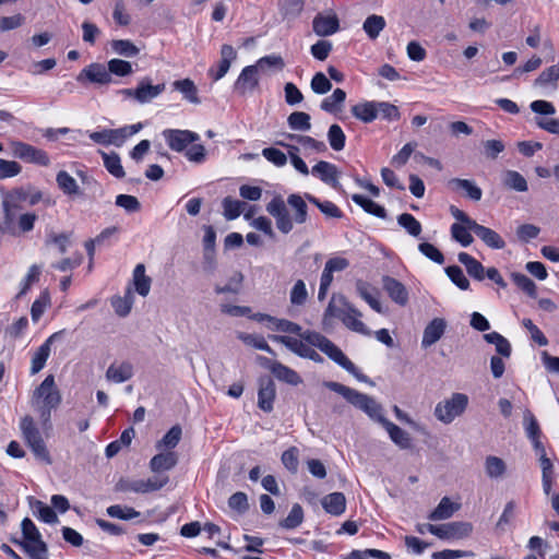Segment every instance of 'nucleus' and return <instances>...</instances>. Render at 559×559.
Wrapping results in <instances>:
<instances>
[{
    "label": "nucleus",
    "instance_id": "14",
    "mask_svg": "<svg viewBox=\"0 0 559 559\" xmlns=\"http://www.w3.org/2000/svg\"><path fill=\"white\" fill-rule=\"evenodd\" d=\"M382 287L395 304L405 306L408 302V292L405 285L394 277L383 276Z\"/></svg>",
    "mask_w": 559,
    "mask_h": 559
},
{
    "label": "nucleus",
    "instance_id": "13",
    "mask_svg": "<svg viewBox=\"0 0 559 559\" xmlns=\"http://www.w3.org/2000/svg\"><path fill=\"white\" fill-rule=\"evenodd\" d=\"M84 79L102 85L109 84L112 81L108 68L98 62L91 63L84 68L76 78L79 82H82Z\"/></svg>",
    "mask_w": 559,
    "mask_h": 559
},
{
    "label": "nucleus",
    "instance_id": "37",
    "mask_svg": "<svg viewBox=\"0 0 559 559\" xmlns=\"http://www.w3.org/2000/svg\"><path fill=\"white\" fill-rule=\"evenodd\" d=\"M173 87L180 92L188 102L195 105L201 103V99L198 96V88L192 80H177L173 83Z\"/></svg>",
    "mask_w": 559,
    "mask_h": 559
},
{
    "label": "nucleus",
    "instance_id": "2",
    "mask_svg": "<svg viewBox=\"0 0 559 559\" xmlns=\"http://www.w3.org/2000/svg\"><path fill=\"white\" fill-rule=\"evenodd\" d=\"M362 313L343 295H333L323 316L325 323L329 318H338L343 324L362 335H370V330L360 321Z\"/></svg>",
    "mask_w": 559,
    "mask_h": 559
},
{
    "label": "nucleus",
    "instance_id": "25",
    "mask_svg": "<svg viewBox=\"0 0 559 559\" xmlns=\"http://www.w3.org/2000/svg\"><path fill=\"white\" fill-rule=\"evenodd\" d=\"M28 192L24 188H14L3 193L2 210L20 211L21 203L27 201Z\"/></svg>",
    "mask_w": 559,
    "mask_h": 559
},
{
    "label": "nucleus",
    "instance_id": "42",
    "mask_svg": "<svg viewBox=\"0 0 559 559\" xmlns=\"http://www.w3.org/2000/svg\"><path fill=\"white\" fill-rule=\"evenodd\" d=\"M485 471L488 477L499 478L504 475L507 465L502 459L489 455L485 460Z\"/></svg>",
    "mask_w": 559,
    "mask_h": 559
},
{
    "label": "nucleus",
    "instance_id": "33",
    "mask_svg": "<svg viewBox=\"0 0 559 559\" xmlns=\"http://www.w3.org/2000/svg\"><path fill=\"white\" fill-rule=\"evenodd\" d=\"M352 115L365 123L377 118V102H364L352 107Z\"/></svg>",
    "mask_w": 559,
    "mask_h": 559
},
{
    "label": "nucleus",
    "instance_id": "45",
    "mask_svg": "<svg viewBox=\"0 0 559 559\" xmlns=\"http://www.w3.org/2000/svg\"><path fill=\"white\" fill-rule=\"evenodd\" d=\"M511 278L514 284L530 297L535 298L537 296V286L528 276L513 272L511 273Z\"/></svg>",
    "mask_w": 559,
    "mask_h": 559
},
{
    "label": "nucleus",
    "instance_id": "29",
    "mask_svg": "<svg viewBox=\"0 0 559 559\" xmlns=\"http://www.w3.org/2000/svg\"><path fill=\"white\" fill-rule=\"evenodd\" d=\"M459 503H453L449 497H443L437 508L428 515L430 521H440L451 518L460 509Z\"/></svg>",
    "mask_w": 559,
    "mask_h": 559
},
{
    "label": "nucleus",
    "instance_id": "48",
    "mask_svg": "<svg viewBox=\"0 0 559 559\" xmlns=\"http://www.w3.org/2000/svg\"><path fill=\"white\" fill-rule=\"evenodd\" d=\"M473 531L469 522H450L448 523L449 539H463L468 537Z\"/></svg>",
    "mask_w": 559,
    "mask_h": 559
},
{
    "label": "nucleus",
    "instance_id": "56",
    "mask_svg": "<svg viewBox=\"0 0 559 559\" xmlns=\"http://www.w3.org/2000/svg\"><path fill=\"white\" fill-rule=\"evenodd\" d=\"M107 514L110 518H116L120 520H131L138 518L140 512L135 511L130 507H121L120 504H114L107 508Z\"/></svg>",
    "mask_w": 559,
    "mask_h": 559
},
{
    "label": "nucleus",
    "instance_id": "61",
    "mask_svg": "<svg viewBox=\"0 0 559 559\" xmlns=\"http://www.w3.org/2000/svg\"><path fill=\"white\" fill-rule=\"evenodd\" d=\"M418 250L429 260L438 264L444 263L443 253L430 242H421L418 246Z\"/></svg>",
    "mask_w": 559,
    "mask_h": 559
},
{
    "label": "nucleus",
    "instance_id": "55",
    "mask_svg": "<svg viewBox=\"0 0 559 559\" xmlns=\"http://www.w3.org/2000/svg\"><path fill=\"white\" fill-rule=\"evenodd\" d=\"M445 274L460 289L466 290L469 288V281L464 275L462 269L457 265H450L445 267Z\"/></svg>",
    "mask_w": 559,
    "mask_h": 559
},
{
    "label": "nucleus",
    "instance_id": "50",
    "mask_svg": "<svg viewBox=\"0 0 559 559\" xmlns=\"http://www.w3.org/2000/svg\"><path fill=\"white\" fill-rule=\"evenodd\" d=\"M397 223L413 237H419L421 234V224L412 214L403 213L399 215Z\"/></svg>",
    "mask_w": 559,
    "mask_h": 559
},
{
    "label": "nucleus",
    "instance_id": "64",
    "mask_svg": "<svg viewBox=\"0 0 559 559\" xmlns=\"http://www.w3.org/2000/svg\"><path fill=\"white\" fill-rule=\"evenodd\" d=\"M308 298V292L304 281L298 280L290 290V302L295 306H302Z\"/></svg>",
    "mask_w": 559,
    "mask_h": 559
},
{
    "label": "nucleus",
    "instance_id": "53",
    "mask_svg": "<svg viewBox=\"0 0 559 559\" xmlns=\"http://www.w3.org/2000/svg\"><path fill=\"white\" fill-rule=\"evenodd\" d=\"M469 231L472 230L464 224L454 223L451 226L452 238L460 242L463 247H468L474 241V238Z\"/></svg>",
    "mask_w": 559,
    "mask_h": 559
},
{
    "label": "nucleus",
    "instance_id": "22",
    "mask_svg": "<svg viewBox=\"0 0 559 559\" xmlns=\"http://www.w3.org/2000/svg\"><path fill=\"white\" fill-rule=\"evenodd\" d=\"M358 295L377 312L382 313V306L377 299L378 289L364 280H357L355 283Z\"/></svg>",
    "mask_w": 559,
    "mask_h": 559
},
{
    "label": "nucleus",
    "instance_id": "21",
    "mask_svg": "<svg viewBox=\"0 0 559 559\" xmlns=\"http://www.w3.org/2000/svg\"><path fill=\"white\" fill-rule=\"evenodd\" d=\"M471 230L489 248L503 249L506 247V241L502 237L489 227L476 223Z\"/></svg>",
    "mask_w": 559,
    "mask_h": 559
},
{
    "label": "nucleus",
    "instance_id": "38",
    "mask_svg": "<svg viewBox=\"0 0 559 559\" xmlns=\"http://www.w3.org/2000/svg\"><path fill=\"white\" fill-rule=\"evenodd\" d=\"M449 185L454 189L464 190L466 197L473 201H479L483 197L481 189L475 185L474 181L468 179L453 178L449 181Z\"/></svg>",
    "mask_w": 559,
    "mask_h": 559
},
{
    "label": "nucleus",
    "instance_id": "36",
    "mask_svg": "<svg viewBox=\"0 0 559 559\" xmlns=\"http://www.w3.org/2000/svg\"><path fill=\"white\" fill-rule=\"evenodd\" d=\"M151 277L145 275L144 264H138L133 271V284L135 292L142 297H146L151 289Z\"/></svg>",
    "mask_w": 559,
    "mask_h": 559
},
{
    "label": "nucleus",
    "instance_id": "40",
    "mask_svg": "<svg viewBox=\"0 0 559 559\" xmlns=\"http://www.w3.org/2000/svg\"><path fill=\"white\" fill-rule=\"evenodd\" d=\"M352 200L359 206H361L367 213L377 216L379 218H385L386 217V211L383 206L380 204L373 202L372 200L361 195V194H354L352 197Z\"/></svg>",
    "mask_w": 559,
    "mask_h": 559
},
{
    "label": "nucleus",
    "instance_id": "5",
    "mask_svg": "<svg viewBox=\"0 0 559 559\" xmlns=\"http://www.w3.org/2000/svg\"><path fill=\"white\" fill-rule=\"evenodd\" d=\"M302 340L309 345L319 348L331 360L336 362L345 370H354V362L350 361L345 354L338 348L332 341L322 335L319 332L306 330L302 335Z\"/></svg>",
    "mask_w": 559,
    "mask_h": 559
},
{
    "label": "nucleus",
    "instance_id": "59",
    "mask_svg": "<svg viewBox=\"0 0 559 559\" xmlns=\"http://www.w3.org/2000/svg\"><path fill=\"white\" fill-rule=\"evenodd\" d=\"M243 203L227 197L223 200L224 216L228 221L237 218L242 210Z\"/></svg>",
    "mask_w": 559,
    "mask_h": 559
},
{
    "label": "nucleus",
    "instance_id": "63",
    "mask_svg": "<svg viewBox=\"0 0 559 559\" xmlns=\"http://www.w3.org/2000/svg\"><path fill=\"white\" fill-rule=\"evenodd\" d=\"M381 115L383 119L389 121H395L400 119V110L399 108L386 102H377V116Z\"/></svg>",
    "mask_w": 559,
    "mask_h": 559
},
{
    "label": "nucleus",
    "instance_id": "41",
    "mask_svg": "<svg viewBox=\"0 0 559 559\" xmlns=\"http://www.w3.org/2000/svg\"><path fill=\"white\" fill-rule=\"evenodd\" d=\"M102 157L104 159V165L109 174H111L116 178H123L124 170L121 165L120 156L112 152L110 154L102 152Z\"/></svg>",
    "mask_w": 559,
    "mask_h": 559
},
{
    "label": "nucleus",
    "instance_id": "62",
    "mask_svg": "<svg viewBox=\"0 0 559 559\" xmlns=\"http://www.w3.org/2000/svg\"><path fill=\"white\" fill-rule=\"evenodd\" d=\"M33 507L36 509L39 519L45 523L55 524L58 522V516L53 509L48 507L44 502L36 500Z\"/></svg>",
    "mask_w": 559,
    "mask_h": 559
},
{
    "label": "nucleus",
    "instance_id": "19",
    "mask_svg": "<svg viewBox=\"0 0 559 559\" xmlns=\"http://www.w3.org/2000/svg\"><path fill=\"white\" fill-rule=\"evenodd\" d=\"M275 383L271 378L261 379L258 392V406L263 412L270 413L273 409L275 400Z\"/></svg>",
    "mask_w": 559,
    "mask_h": 559
},
{
    "label": "nucleus",
    "instance_id": "35",
    "mask_svg": "<svg viewBox=\"0 0 559 559\" xmlns=\"http://www.w3.org/2000/svg\"><path fill=\"white\" fill-rule=\"evenodd\" d=\"M134 297L130 289L126 292L123 297L114 296L110 300L115 313L120 318H126L131 312Z\"/></svg>",
    "mask_w": 559,
    "mask_h": 559
},
{
    "label": "nucleus",
    "instance_id": "57",
    "mask_svg": "<svg viewBox=\"0 0 559 559\" xmlns=\"http://www.w3.org/2000/svg\"><path fill=\"white\" fill-rule=\"evenodd\" d=\"M559 79V62L545 69L535 80V86H546Z\"/></svg>",
    "mask_w": 559,
    "mask_h": 559
},
{
    "label": "nucleus",
    "instance_id": "58",
    "mask_svg": "<svg viewBox=\"0 0 559 559\" xmlns=\"http://www.w3.org/2000/svg\"><path fill=\"white\" fill-rule=\"evenodd\" d=\"M116 205L124 209L128 213H135L141 210V203L138 198L130 194L117 195Z\"/></svg>",
    "mask_w": 559,
    "mask_h": 559
},
{
    "label": "nucleus",
    "instance_id": "24",
    "mask_svg": "<svg viewBox=\"0 0 559 559\" xmlns=\"http://www.w3.org/2000/svg\"><path fill=\"white\" fill-rule=\"evenodd\" d=\"M133 376V366L128 362L123 361L119 365L111 364L107 371H106V378L109 381H112L115 383H121L124 381H128Z\"/></svg>",
    "mask_w": 559,
    "mask_h": 559
},
{
    "label": "nucleus",
    "instance_id": "54",
    "mask_svg": "<svg viewBox=\"0 0 559 559\" xmlns=\"http://www.w3.org/2000/svg\"><path fill=\"white\" fill-rule=\"evenodd\" d=\"M238 338L241 340L245 344L252 346L257 349L264 350L271 355H275L274 350L269 346L263 336L239 333Z\"/></svg>",
    "mask_w": 559,
    "mask_h": 559
},
{
    "label": "nucleus",
    "instance_id": "15",
    "mask_svg": "<svg viewBox=\"0 0 559 559\" xmlns=\"http://www.w3.org/2000/svg\"><path fill=\"white\" fill-rule=\"evenodd\" d=\"M237 58V52L230 45H223L221 48V60L218 62L217 68H211L209 70V75L214 80L218 81L226 75L231 63Z\"/></svg>",
    "mask_w": 559,
    "mask_h": 559
},
{
    "label": "nucleus",
    "instance_id": "30",
    "mask_svg": "<svg viewBox=\"0 0 559 559\" xmlns=\"http://www.w3.org/2000/svg\"><path fill=\"white\" fill-rule=\"evenodd\" d=\"M306 199L309 203L317 206L326 218H342L343 217V212L333 202L328 201V200L321 201L320 199L316 198L314 195H312L310 193H306Z\"/></svg>",
    "mask_w": 559,
    "mask_h": 559
},
{
    "label": "nucleus",
    "instance_id": "32",
    "mask_svg": "<svg viewBox=\"0 0 559 559\" xmlns=\"http://www.w3.org/2000/svg\"><path fill=\"white\" fill-rule=\"evenodd\" d=\"M142 127H143L142 123L139 122V123H135L132 126H126V127H122L119 129H108L110 144H114L116 146H121L129 136L138 133L142 129Z\"/></svg>",
    "mask_w": 559,
    "mask_h": 559
},
{
    "label": "nucleus",
    "instance_id": "51",
    "mask_svg": "<svg viewBox=\"0 0 559 559\" xmlns=\"http://www.w3.org/2000/svg\"><path fill=\"white\" fill-rule=\"evenodd\" d=\"M182 435L181 427L179 425L173 426L167 433L156 444L157 449L166 448L174 449L180 441Z\"/></svg>",
    "mask_w": 559,
    "mask_h": 559
},
{
    "label": "nucleus",
    "instance_id": "16",
    "mask_svg": "<svg viewBox=\"0 0 559 559\" xmlns=\"http://www.w3.org/2000/svg\"><path fill=\"white\" fill-rule=\"evenodd\" d=\"M166 88L165 83L154 85L150 78H143L136 86V102L140 104L150 103L158 95H160Z\"/></svg>",
    "mask_w": 559,
    "mask_h": 559
},
{
    "label": "nucleus",
    "instance_id": "26",
    "mask_svg": "<svg viewBox=\"0 0 559 559\" xmlns=\"http://www.w3.org/2000/svg\"><path fill=\"white\" fill-rule=\"evenodd\" d=\"M321 503L325 512L332 515H341L346 509V498L342 492H332L326 495L322 499Z\"/></svg>",
    "mask_w": 559,
    "mask_h": 559
},
{
    "label": "nucleus",
    "instance_id": "34",
    "mask_svg": "<svg viewBox=\"0 0 559 559\" xmlns=\"http://www.w3.org/2000/svg\"><path fill=\"white\" fill-rule=\"evenodd\" d=\"M346 99V93L342 88H336L331 96L325 97L320 108L330 114H336L342 110L343 104Z\"/></svg>",
    "mask_w": 559,
    "mask_h": 559
},
{
    "label": "nucleus",
    "instance_id": "49",
    "mask_svg": "<svg viewBox=\"0 0 559 559\" xmlns=\"http://www.w3.org/2000/svg\"><path fill=\"white\" fill-rule=\"evenodd\" d=\"M273 324L272 329L274 331H280L284 333H290L296 334L302 340V335L305 334V331H302V328L289 320L286 319H277L273 317V320L271 322Z\"/></svg>",
    "mask_w": 559,
    "mask_h": 559
},
{
    "label": "nucleus",
    "instance_id": "6",
    "mask_svg": "<svg viewBox=\"0 0 559 559\" xmlns=\"http://www.w3.org/2000/svg\"><path fill=\"white\" fill-rule=\"evenodd\" d=\"M468 405V396L464 393H453L450 399L439 402L435 407V416L441 423L451 424L461 416Z\"/></svg>",
    "mask_w": 559,
    "mask_h": 559
},
{
    "label": "nucleus",
    "instance_id": "47",
    "mask_svg": "<svg viewBox=\"0 0 559 559\" xmlns=\"http://www.w3.org/2000/svg\"><path fill=\"white\" fill-rule=\"evenodd\" d=\"M287 122L290 129L297 131H308L311 128L310 116L304 111H294L288 118Z\"/></svg>",
    "mask_w": 559,
    "mask_h": 559
},
{
    "label": "nucleus",
    "instance_id": "43",
    "mask_svg": "<svg viewBox=\"0 0 559 559\" xmlns=\"http://www.w3.org/2000/svg\"><path fill=\"white\" fill-rule=\"evenodd\" d=\"M385 26V20L381 15L368 16L362 25L364 31L371 39H376Z\"/></svg>",
    "mask_w": 559,
    "mask_h": 559
},
{
    "label": "nucleus",
    "instance_id": "8",
    "mask_svg": "<svg viewBox=\"0 0 559 559\" xmlns=\"http://www.w3.org/2000/svg\"><path fill=\"white\" fill-rule=\"evenodd\" d=\"M12 154L25 162L38 164L40 166H48L50 163L45 151L24 142H13Z\"/></svg>",
    "mask_w": 559,
    "mask_h": 559
},
{
    "label": "nucleus",
    "instance_id": "17",
    "mask_svg": "<svg viewBox=\"0 0 559 559\" xmlns=\"http://www.w3.org/2000/svg\"><path fill=\"white\" fill-rule=\"evenodd\" d=\"M312 175L318 177L324 183L330 185L334 189H338V170L334 164L320 160L312 167Z\"/></svg>",
    "mask_w": 559,
    "mask_h": 559
},
{
    "label": "nucleus",
    "instance_id": "7",
    "mask_svg": "<svg viewBox=\"0 0 559 559\" xmlns=\"http://www.w3.org/2000/svg\"><path fill=\"white\" fill-rule=\"evenodd\" d=\"M47 405L49 407H58L61 403V395L56 388L55 378L52 374L47 376L44 381L37 386L33 394L34 405Z\"/></svg>",
    "mask_w": 559,
    "mask_h": 559
},
{
    "label": "nucleus",
    "instance_id": "39",
    "mask_svg": "<svg viewBox=\"0 0 559 559\" xmlns=\"http://www.w3.org/2000/svg\"><path fill=\"white\" fill-rule=\"evenodd\" d=\"M57 185L60 190L67 195H79L80 188L76 180L66 170H60L56 177Z\"/></svg>",
    "mask_w": 559,
    "mask_h": 559
},
{
    "label": "nucleus",
    "instance_id": "10",
    "mask_svg": "<svg viewBox=\"0 0 559 559\" xmlns=\"http://www.w3.org/2000/svg\"><path fill=\"white\" fill-rule=\"evenodd\" d=\"M168 146L176 152L185 151L189 144L197 142L200 136L198 133L189 130L168 129L163 132Z\"/></svg>",
    "mask_w": 559,
    "mask_h": 559
},
{
    "label": "nucleus",
    "instance_id": "23",
    "mask_svg": "<svg viewBox=\"0 0 559 559\" xmlns=\"http://www.w3.org/2000/svg\"><path fill=\"white\" fill-rule=\"evenodd\" d=\"M382 427L389 433L392 442H394L400 449L406 450L412 448V438L407 431L388 419L383 423Z\"/></svg>",
    "mask_w": 559,
    "mask_h": 559
},
{
    "label": "nucleus",
    "instance_id": "52",
    "mask_svg": "<svg viewBox=\"0 0 559 559\" xmlns=\"http://www.w3.org/2000/svg\"><path fill=\"white\" fill-rule=\"evenodd\" d=\"M328 140L330 143V146L338 152L342 151L345 146L346 136L344 131L338 124H332L329 128L328 131Z\"/></svg>",
    "mask_w": 559,
    "mask_h": 559
},
{
    "label": "nucleus",
    "instance_id": "12",
    "mask_svg": "<svg viewBox=\"0 0 559 559\" xmlns=\"http://www.w3.org/2000/svg\"><path fill=\"white\" fill-rule=\"evenodd\" d=\"M312 28L320 37L331 36L340 29V20L335 13H318L313 17Z\"/></svg>",
    "mask_w": 559,
    "mask_h": 559
},
{
    "label": "nucleus",
    "instance_id": "18",
    "mask_svg": "<svg viewBox=\"0 0 559 559\" xmlns=\"http://www.w3.org/2000/svg\"><path fill=\"white\" fill-rule=\"evenodd\" d=\"M447 329V322L442 318H435L425 328L421 347L428 348L436 344L444 334Z\"/></svg>",
    "mask_w": 559,
    "mask_h": 559
},
{
    "label": "nucleus",
    "instance_id": "31",
    "mask_svg": "<svg viewBox=\"0 0 559 559\" xmlns=\"http://www.w3.org/2000/svg\"><path fill=\"white\" fill-rule=\"evenodd\" d=\"M502 185L504 188L516 192H525L528 189L526 179L515 170H506L502 173Z\"/></svg>",
    "mask_w": 559,
    "mask_h": 559
},
{
    "label": "nucleus",
    "instance_id": "44",
    "mask_svg": "<svg viewBox=\"0 0 559 559\" xmlns=\"http://www.w3.org/2000/svg\"><path fill=\"white\" fill-rule=\"evenodd\" d=\"M111 49L120 56L132 58L139 55L140 49L128 39H114L110 43Z\"/></svg>",
    "mask_w": 559,
    "mask_h": 559
},
{
    "label": "nucleus",
    "instance_id": "11",
    "mask_svg": "<svg viewBox=\"0 0 559 559\" xmlns=\"http://www.w3.org/2000/svg\"><path fill=\"white\" fill-rule=\"evenodd\" d=\"M63 333H64V330L55 332L35 352V354L33 355L32 365H31V373L32 374L38 373L45 367V364H46V361L50 355V352H51V345L55 342L61 340Z\"/></svg>",
    "mask_w": 559,
    "mask_h": 559
},
{
    "label": "nucleus",
    "instance_id": "46",
    "mask_svg": "<svg viewBox=\"0 0 559 559\" xmlns=\"http://www.w3.org/2000/svg\"><path fill=\"white\" fill-rule=\"evenodd\" d=\"M304 521V510L300 504L295 503L288 515L280 522V526L286 530L298 527Z\"/></svg>",
    "mask_w": 559,
    "mask_h": 559
},
{
    "label": "nucleus",
    "instance_id": "28",
    "mask_svg": "<svg viewBox=\"0 0 559 559\" xmlns=\"http://www.w3.org/2000/svg\"><path fill=\"white\" fill-rule=\"evenodd\" d=\"M178 462L177 454L174 452L159 453L152 457L150 468L154 473L169 471L176 466Z\"/></svg>",
    "mask_w": 559,
    "mask_h": 559
},
{
    "label": "nucleus",
    "instance_id": "9",
    "mask_svg": "<svg viewBox=\"0 0 559 559\" xmlns=\"http://www.w3.org/2000/svg\"><path fill=\"white\" fill-rule=\"evenodd\" d=\"M259 71L254 64L245 67L234 84L235 93L240 96L252 93L259 86Z\"/></svg>",
    "mask_w": 559,
    "mask_h": 559
},
{
    "label": "nucleus",
    "instance_id": "3",
    "mask_svg": "<svg viewBox=\"0 0 559 559\" xmlns=\"http://www.w3.org/2000/svg\"><path fill=\"white\" fill-rule=\"evenodd\" d=\"M324 385L329 390L341 394L349 404L367 414L370 419L379 423L380 425H383V423L386 420L383 415L382 405L379 404L372 396L360 393L355 389L334 381H328L324 383Z\"/></svg>",
    "mask_w": 559,
    "mask_h": 559
},
{
    "label": "nucleus",
    "instance_id": "60",
    "mask_svg": "<svg viewBox=\"0 0 559 559\" xmlns=\"http://www.w3.org/2000/svg\"><path fill=\"white\" fill-rule=\"evenodd\" d=\"M109 74L127 76L132 73V66L129 61L122 59H111L108 62Z\"/></svg>",
    "mask_w": 559,
    "mask_h": 559
},
{
    "label": "nucleus",
    "instance_id": "27",
    "mask_svg": "<svg viewBox=\"0 0 559 559\" xmlns=\"http://www.w3.org/2000/svg\"><path fill=\"white\" fill-rule=\"evenodd\" d=\"M459 261L465 266L467 274L476 281L485 278V267L474 257L466 252H460L457 255Z\"/></svg>",
    "mask_w": 559,
    "mask_h": 559
},
{
    "label": "nucleus",
    "instance_id": "20",
    "mask_svg": "<svg viewBox=\"0 0 559 559\" xmlns=\"http://www.w3.org/2000/svg\"><path fill=\"white\" fill-rule=\"evenodd\" d=\"M267 361V369L272 372V374L278 379L280 381L286 382L290 385H297L301 383L300 376L293 370L292 368L278 362V361Z\"/></svg>",
    "mask_w": 559,
    "mask_h": 559
},
{
    "label": "nucleus",
    "instance_id": "1",
    "mask_svg": "<svg viewBox=\"0 0 559 559\" xmlns=\"http://www.w3.org/2000/svg\"><path fill=\"white\" fill-rule=\"evenodd\" d=\"M306 194L302 197L292 193L285 201L282 195H275L267 204L266 212L275 219L277 229L287 235L294 229V224H306L308 214Z\"/></svg>",
    "mask_w": 559,
    "mask_h": 559
},
{
    "label": "nucleus",
    "instance_id": "4",
    "mask_svg": "<svg viewBox=\"0 0 559 559\" xmlns=\"http://www.w3.org/2000/svg\"><path fill=\"white\" fill-rule=\"evenodd\" d=\"M20 429L26 444L29 447L35 457L46 464H51V456L33 417L29 415L24 416L21 419Z\"/></svg>",
    "mask_w": 559,
    "mask_h": 559
}]
</instances>
